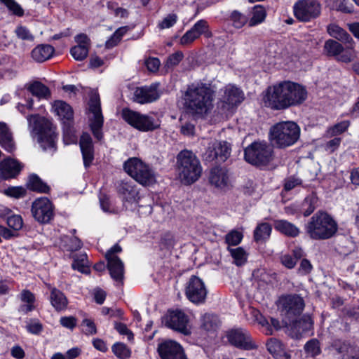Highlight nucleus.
<instances>
[{"instance_id":"obj_26","label":"nucleus","mask_w":359,"mask_h":359,"mask_svg":"<svg viewBox=\"0 0 359 359\" xmlns=\"http://www.w3.org/2000/svg\"><path fill=\"white\" fill-rule=\"evenodd\" d=\"M47 287L50 290L49 301L51 306L57 312L66 310L69 302L65 294L50 284L47 285Z\"/></svg>"},{"instance_id":"obj_14","label":"nucleus","mask_w":359,"mask_h":359,"mask_svg":"<svg viewBox=\"0 0 359 359\" xmlns=\"http://www.w3.org/2000/svg\"><path fill=\"white\" fill-rule=\"evenodd\" d=\"M32 215L39 223H48L53 217V207L46 197H41L34 201L31 208Z\"/></svg>"},{"instance_id":"obj_4","label":"nucleus","mask_w":359,"mask_h":359,"mask_svg":"<svg viewBox=\"0 0 359 359\" xmlns=\"http://www.w3.org/2000/svg\"><path fill=\"white\" fill-rule=\"evenodd\" d=\"M337 224L327 213L322 211L313 215L306 224L307 235L313 240H327L337 231Z\"/></svg>"},{"instance_id":"obj_44","label":"nucleus","mask_w":359,"mask_h":359,"mask_svg":"<svg viewBox=\"0 0 359 359\" xmlns=\"http://www.w3.org/2000/svg\"><path fill=\"white\" fill-rule=\"evenodd\" d=\"M21 300L26 304L21 306L20 311L25 313L32 311L34 309V303L35 297L33 293L29 290H23L21 292Z\"/></svg>"},{"instance_id":"obj_37","label":"nucleus","mask_w":359,"mask_h":359,"mask_svg":"<svg viewBox=\"0 0 359 359\" xmlns=\"http://www.w3.org/2000/svg\"><path fill=\"white\" fill-rule=\"evenodd\" d=\"M351 125V122L348 120L342 121L337 123L332 126L327 128L325 132V136L327 137H332L334 136L338 137V135L346 132Z\"/></svg>"},{"instance_id":"obj_39","label":"nucleus","mask_w":359,"mask_h":359,"mask_svg":"<svg viewBox=\"0 0 359 359\" xmlns=\"http://www.w3.org/2000/svg\"><path fill=\"white\" fill-rule=\"evenodd\" d=\"M327 32L330 36L341 41L342 42H351V36L337 25L332 24L329 25L327 27Z\"/></svg>"},{"instance_id":"obj_19","label":"nucleus","mask_w":359,"mask_h":359,"mask_svg":"<svg viewBox=\"0 0 359 359\" xmlns=\"http://www.w3.org/2000/svg\"><path fill=\"white\" fill-rule=\"evenodd\" d=\"M229 341L240 348L250 350L256 348L250 334L243 329L231 330L227 334Z\"/></svg>"},{"instance_id":"obj_45","label":"nucleus","mask_w":359,"mask_h":359,"mask_svg":"<svg viewBox=\"0 0 359 359\" xmlns=\"http://www.w3.org/2000/svg\"><path fill=\"white\" fill-rule=\"evenodd\" d=\"M72 122L63 124V140L65 144H75L77 142L76 131L72 125Z\"/></svg>"},{"instance_id":"obj_28","label":"nucleus","mask_w":359,"mask_h":359,"mask_svg":"<svg viewBox=\"0 0 359 359\" xmlns=\"http://www.w3.org/2000/svg\"><path fill=\"white\" fill-rule=\"evenodd\" d=\"M107 267L111 277L118 283H122L124 276V266L122 261L117 256L108 255Z\"/></svg>"},{"instance_id":"obj_35","label":"nucleus","mask_w":359,"mask_h":359,"mask_svg":"<svg viewBox=\"0 0 359 359\" xmlns=\"http://www.w3.org/2000/svg\"><path fill=\"white\" fill-rule=\"evenodd\" d=\"M89 266L90 264L87 259L86 254L83 253L75 255L72 263V268L74 269L78 270L81 273L88 274L90 273Z\"/></svg>"},{"instance_id":"obj_62","label":"nucleus","mask_w":359,"mask_h":359,"mask_svg":"<svg viewBox=\"0 0 359 359\" xmlns=\"http://www.w3.org/2000/svg\"><path fill=\"white\" fill-rule=\"evenodd\" d=\"M334 137L329 141H327L325 145V149L330 152L332 153L336 151L340 146L341 142V138L339 137L334 136Z\"/></svg>"},{"instance_id":"obj_55","label":"nucleus","mask_w":359,"mask_h":359,"mask_svg":"<svg viewBox=\"0 0 359 359\" xmlns=\"http://www.w3.org/2000/svg\"><path fill=\"white\" fill-rule=\"evenodd\" d=\"M0 3L4 4L13 14L21 17L24 15V11L22 7L15 0H0Z\"/></svg>"},{"instance_id":"obj_29","label":"nucleus","mask_w":359,"mask_h":359,"mask_svg":"<svg viewBox=\"0 0 359 359\" xmlns=\"http://www.w3.org/2000/svg\"><path fill=\"white\" fill-rule=\"evenodd\" d=\"M0 145L10 153L13 152L16 148L12 133L6 124L3 122H0Z\"/></svg>"},{"instance_id":"obj_58","label":"nucleus","mask_w":359,"mask_h":359,"mask_svg":"<svg viewBox=\"0 0 359 359\" xmlns=\"http://www.w3.org/2000/svg\"><path fill=\"white\" fill-rule=\"evenodd\" d=\"M316 198L313 196L306 197L303 203L302 209L304 210V215L307 217L310 215L316 209Z\"/></svg>"},{"instance_id":"obj_43","label":"nucleus","mask_w":359,"mask_h":359,"mask_svg":"<svg viewBox=\"0 0 359 359\" xmlns=\"http://www.w3.org/2000/svg\"><path fill=\"white\" fill-rule=\"evenodd\" d=\"M29 92L39 98H48L50 96L48 88L41 82L36 81L29 87Z\"/></svg>"},{"instance_id":"obj_15","label":"nucleus","mask_w":359,"mask_h":359,"mask_svg":"<svg viewBox=\"0 0 359 359\" xmlns=\"http://www.w3.org/2000/svg\"><path fill=\"white\" fill-rule=\"evenodd\" d=\"M165 325L184 335H189L191 333L189 318L180 309L169 311L165 318Z\"/></svg>"},{"instance_id":"obj_22","label":"nucleus","mask_w":359,"mask_h":359,"mask_svg":"<svg viewBox=\"0 0 359 359\" xmlns=\"http://www.w3.org/2000/svg\"><path fill=\"white\" fill-rule=\"evenodd\" d=\"M23 165L17 160L7 158L0 162V178L8 180L15 177L21 171Z\"/></svg>"},{"instance_id":"obj_38","label":"nucleus","mask_w":359,"mask_h":359,"mask_svg":"<svg viewBox=\"0 0 359 359\" xmlns=\"http://www.w3.org/2000/svg\"><path fill=\"white\" fill-rule=\"evenodd\" d=\"M344 43L346 44V48L345 50L343 48L338 60L344 62H350L357 57V53L354 49V41L351 39V42L345 41Z\"/></svg>"},{"instance_id":"obj_3","label":"nucleus","mask_w":359,"mask_h":359,"mask_svg":"<svg viewBox=\"0 0 359 359\" xmlns=\"http://www.w3.org/2000/svg\"><path fill=\"white\" fill-rule=\"evenodd\" d=\"M177 170L181 182L191 184L201 176L203 168L200 160L191 151L184 149L177 156Z\"/></svg>"},{"instance_id":"obj_61","label":"nucleus","mask_w":359,"mask_h":359,"mask_svg":"<svg viewBox=\"0 0 359 359\" xmlns=\"http://www.w3.org/2000/svg\"><path fill=\"white\" fill-rule=\"evenodd\" d=\"M17 36L22 40L33 41L34 36L30 31L24 26H18L15 30Z\"/></svg>"},{"instance_id":"obj_50","label":"nucleus","mask_w":359,"mask_h":359,"mask_svg":"<svg viewBox=\"0 0 359 359\" xmlns=\"http://www.w3.org/2000/svg\"><path fill=\"white\" fill-rule=\"evenodd\" d=\"M127 31L128 27H122L116 29L113 35L106 41V47L111 48L116 46Z\"/></svg>"},{"instance_id":"obj_53","label":"nucleus","mask_w":359,"mask_h":359,"mask_svg":"<svg viewBox=\"0 0 359 359\" xmlns=\"http://www.w3.org/2000/svg\"><path fill=\"white\" fill-rule=\"evenodd\" d=\"M243 238L242 232L237 230H232L225 236V241L230 245H238Z\"/></svg>"},{"instance_id":"obj_16","label":"nucleus","mask_w":359,"mask_h":359,"mask_svg":"<svg viewBox=\"0 0 359 359\" xmlns=\"http://www.w3.org/2000/svg\"><path fill=\"white\" fill-rule=\"evenodd\" d=\"M243 100V90L235 85L228 84L220 90L219 100L223 108L229 109L241 104Z\"/></svg>"},{"instance_id":"obj_20","label":"nucleus","mask_w":359,"mask_h":359,"mask_svg":"<svg viewBox=\"0 0 359 359\" xmlns=\"http://www.w3.org/2000/svg\"><path fill=\"white\" fill-rule=\"evenodd\" d=\"M208 178L211 185L219 189L225 190L231 186L228 170L225 168H212Z\"/></svg>"},{"instance_id":"obj_59","label":"nucleus","mask_w":359,"mask_h":359,"mask_svg":"<svg viewBox=\"0 0 359 359\" xmlns=\"http://www.w3.org/2000/svg\"><path fill=\"white\" fill-rule=\"evenodd\" d=\"M100 203L102 210L107 213H117V209L111 204L107 196H100Z\"/></svg>"},{"instance_id":"obj_57","label":"nucleus","mask_w":359,"mask_h":359,"mask_svg":"<svg viewBox=\"0 0 359 359\" xmlns=\"http://www.w3.org/2000/svg\"><path fill=\"white\" fill-rule=\"evenodd\" d=\"M190 29L198 39L201 34L208 31V22L205 20H200Z\"/></svg>"},{"instance_id":"obj_46","label":"nucleus","mask_w":359,"mask_h":359,"mask_svg":"<svg viewBox=\"0 0 359 359\" xmlns=\"http://www.w3.org/2000/svg\"><path fill=\"white\" fill-rule=\"evenodd\" d=\"M111 351L119 359H128L131 355V350L123 343L116 342L112 347Z\"/></svg>"},{"instance_id":"obj_49","label":"nucleus","mask_w":359,"mask_h":359,"mask_svg":"<svg viewBox=\"0 0 359 359\" xmlns=\"http://www.w3.org/2000/svg\"><path fill=\"white\" fill-rule=\"evenodd\" d=\"M325 50L329 55L337 56L343 51V46L337 41L334 40H328L325 43Z\"/></svg>"},{"instance_id":"obj_51","label":"nucleus","mask_w":359,"mask_h":359,"mask_svg":"<svg viewBox=\"0 0 359 359\" xmlns=\"http://www.w3.org/2000/svg\"><path fill=\"white\" fill-rule=\"evenodd\" d=\"M230 20L235 28L240 29L248 22V18L237 11H233L231 13Z\"/></svg>"},{"instance_id":"obj_52","label":"nucleus","mask_w":359,"mask_h":359,"mask_svg":"<svg viewBox=\"0 0 359 359\" xmlns=\"http://www.w3.org/2000/svg\"><path fill=\"white\" fill-rule=\"evenodd\" d=\"M4 194L7 196L21 198L25 196L27 190L23 187H9L4 191Z\"/></svg>"},{"instance_id":"obj_10","label":"nucleus","mask_w":359,"mask_h":359,"mask_svg":"<svg viewBox=\"0 0 359 359\" xmlns=\"http://www.w3.org/2000/svg\"><path fill=\"white\" fill-rule=\"evenodd\" d=\"M89 125L94 137L97 140L103 137L102 128L104 118L102 114L100 96L97 92H92L88 102Z\"/></svg>"},{"instance_id":"obj_11","label":"nucleus","mask_w":359,"mask_h":359,"mask_svg":"<svg viewBox=\"0 0 359 359\" xmlns=\"http://www.w3.org/2000/svg\"><path fill=\"white\" fill-rule=\"evenodd\" d=\"M293 11L299 20L309 22L320 15L321 6L315 0H299L294 4Z\"/></svg>"},{"instance_id":"obj_25","label":"nucleus","mask_w":359,"mask_h":359,"mask_svg":"<svg viewBox=\"0 0 359 359\" xmlns=\"http://www.w3.org/2000/svg\"><path fill=\"white\" fill-rule=\"evenodd\" d=\"M79 145L82 153L84 166L88 168L94 159V148L92 138L89 134L86 133H83L80 138Z\"/></svg>"},{"instance_id":"obj_27","label":"nucleus","mask_w":359,"mask_h":359,"mask_svg":"<svg viewBox=\"0 0 359 359\" xmlns=\"http://www.w3.org/2000/svg\"><path fill=\"white\" fill-rule=\"evenodd\" d=\"M53 112L62 121L63 124L73 122L74 112L69 104L64 101H55L52 105Z\"/></svg>"},{"instance_id":"obj_64","label":"nucleus","mask_w":359,"mask_h":359,"mask_svg":"<svg viewBox=\"0 0 359 359\" xmlns=\"http://www.w3.org/2000/svg\"><path fill=\"white\" fill-rule=\"evenodd\" d=\"M114 328L119 334L127 336L128 340L133 339V334L125 324L116 322L114 323Z\"/></svg>"},{"instance_id":"obj_13","label":"nucleus","mask_w":359,"mask_h":359,"mask_svg":"<svg viewBox=\"0 0 359 359\" xmlns=\"http://www.w3.org/2000/svg\"><path fill=\"white\" fill-rule=\"evenodd\" d=\"M185 294L194 304L203 303L207 296V290L203 280L197 276H192L187 283Z\"/></svg>"},{"instance_id":"obj_9","label":"nucleus","mask_w":359,"mask_h":359,"mask_svg":"<svg viewBox=\"0 0 359 359\" xmlns=\"http://www.w3.org/2000/svg\"><path fill=\"white\" fill-rule=\"evenodd\" d=\"M244 156L252 165L266 166L273 159V149L266 142H254L245 149Z\"/></svg>"},{"instance_id":"obj_32","label":"nucleus","mask_w":359,"mask_h":359,"mask_svg":"<svg viewBox=\"0 0 359 359\" xmlns=\"http://www.w3.org/2000/svg\"><path fill=\"white\" fill-rule=\"evenodd\" d=\"M272 231L271 225L266 222L259 224L254 231V239L257 243L268 240Z\"/></svg>"},{"instance_id":"obj_8","label":"nucleus","mask_w":359,"mask_h":359,"mask_svg":"<svg viewBox=\"0 0 359 359\" xmlns=\"http://www.w3.org/2000/svg\"><path fill=\"white\" fill-rule=\"evenodd\" d=\"M121 117L128 124L142 132L154 131L161 126V120L153 114H141L128 108L122 109Z\"/></svg>"},{"instance_id":"obj_60","label":"nucleus","mask_w":359,"mask_h":359,"mask_svg":"<svg viewBox=\"0 0 359 359\" xmlns=\"http://www.w3.org/2000/svg\"><path fill=\"white\" fill-rule=\"evenodd\" d=\"M86 334L93 335L96 334L97 329L95 323L89 318H84L81 324Z\"/></svg>"},{"instance_id":"obj_54","label":"nucleus","mask_w":359,"mask_h":359,"mask_svg":"<svg viewBox=\"0 0 359 359\" xmlns=\"http://www.w3.org/2000/svg\"><path fill=\"white\" fill-rule=\"evenodd\" d=\"M8 226L16 233L20 230L23 226V220L20 215L12 214L6 219Z\"/></svg>"},{"instance_id":"obj_47","label":"nucleus","mask_w":359,"mask_h":359,"mask_svg":"<svg viewBox=\"0 0 359 359\" xmlns=\"http://www.w3.org/2000/svg\"><path fill=\"white\" fill-rule=\"evenodd\" d=\"M255 279L258 282L259 286H264L271 283L273 276L264 269H259L253 272Z\"/></svg>"},{"instance_id":"obj_41","label":"nucleus","mask_w":359,"mask_h":359,"mask_svg":"<svg viewBox=\"0 0 359 359\" xmlns=\"http://www.w3.org/2000/svg\"><path fill=\"white\" fill-rule=\"evenodd\" d=\"M266 13L264 8L260 5L255 6L252 10V15L248 21L250 27L256 26L264 21Z\"/></svg>"},{"instance_id":"obj_24","label":"nucleus","mask_w":359,"mask_h":359,"mask_svg":"<svg viewBox=\"0 0 359 359\" xmlns=\"http://www.w3.org/2000/svg\"><path fill=\"white\" fill-rule=\"evenodd\" d=\"M118 194L123 203H137L140 199L139 191L132 182H122L118 187Z\"/></svg>"},{"instance_id":"obj_18","label":"nucleus","mask_w":359,"mask_h":359,"mask_svg":"<svg viewBox=\"0 0 359 359\" xmlns=\"http://www.w3.org/2000/svg\"><path fill=\"white\" fill-rule=\"evenodd\" d=\"M159 83L137 88L134 91L133 100L139 104H147L156 101L161 96Z\"/></svg>"},{"instance_id":"obj_48","label":"nucleus","mask_w":359,"mask_h":359,"mask_svg":"<svg viewBox=\"0 0 359 359\" xmlns=\"http://www.w3.org/2000/svg\"><path fill=\"white\" fill-rule=\"evenodd\" d=\"M304 351L311 357L318 355L321 352L319 341L316 339H310L304 345Z\"/></svg>"},{"instance_id":"obj_21","label":"nucleus","mask_w":359,"mask_h":359,"mask_svg":"<svg viewBox=\"0 0 359 359\" xmlns=\"http://www.w3.org/2000/svg\"><path fill=\"white\" fill-rule=\"evenodd\" d=\"M280 304L283 311L289 315H299L304 307L303 299L299 295H287L280 299Z\"/></svg>"},{"instance_id":"obj_31","label":"nucleus","mask_w":359,"mask_h":359,"mask_svg":"<svg viewBox=\"0 0 359 359\" xmlns=\"http://www.w3.org/2000/svg\"><path fill=\"white\" fill-rule=\"evenodd\" d=\"M274 229L280 233L290 237H296L299 234V229L294 224L287 220L280 219L274 222Z\"/></svg>"},{"instance_id":"obj_33","label":"nucleus","mask_w":359,"mask_h":359,"mask_svg":"<svg viewBox=\"0 0 359 359\" xmlns=\"http://www.w3.org/2000/svg\"><path fill=\"white\" fill-rule=\"evenodd\" d=\"M266 347L268 351L276 359H284L286 356L284 348L281 342L275 338H271L267 341Z\"/></svg>"},{"instance_id":"obj_36","label":"nucleus","mask_w":359,"mask_h":359,"mask_svg":"<svg viewBox=\"0 0 359 359\" xmlns=\"http://www.w3.org/2000/svg\"><path fill=\"white\" fill-rule=\"evenodd\" d=\"M201 327L206 331H215L219 325V320L216 315L205 313L201 317Z\"/></svg>"},{"instance_id":"obj_17","label":"nucleus","mask_w":359,"mask_h":359,"mask_svg":"<svg viewBox=\"0 0 359 359\" xmlns=\"http://www.w3.org/2000/svg\"><path fill=\"white\" fill-rule=\"evenodd\" d=\"M161 359H187L183 347L173 340H165L157 348Z\"/></svg>"},{"instance_id":"obj_30","label":"nucleus","mask_w":359,"mask_h":359,"mask_svg":"<svg viewBox=\"0 0 359 359\" xmlns=\"http://www.w3.org/2000/svg\"><path fill=\"white\" fill-rule=\"evenodd\" d=\"M55 53V48L48 44H40L32 51V57L37 62H43L50 59Z\"/></svg>"},{"instance_id":"obj_7","label":"nucleus","mask_w":359,"mask_h":359,"mask_svg":"<svg viewBox=\"0 0 359 359\" xmlns=\"http://www.w3.org/2000/svg\"><path fill=\"white\" fill-rule=\"evenodd\" d=\"M125 171L143 186H150L156 182L154 170L138 158H130L123 165Z\"/></svg>"},{"instance_id":"obj_2","label":"nucleus","mask_w":359,"mask_h":359,"mask_svg":"<svg viewBox=\"0 0 359 359\" xmlns=\"http://www.w3.org/2000/svg\"><path fill=\"white\" fill-rule=\"evenodd\" d=\"M215 89L210 84L198 83L189 86L184 94V106L193 115L203 116L212 108Z\"/></svg>"},{"instance_id":"obj_63","label":"nucleus","mask_w":359,"mask_h":359,"mask_svg":"<svg viewBox=\"0 0 359 359\" xmlns=\"http://www.w3.org/2000/svg\"><path fill=\"white\" fill-rule=\"evenodd\" d=\"M26 327L29 332L34 334H39L43 330L42 324L36 320H31Z\"/></svg>"},{"instance_id":"obj_42","label":"nucleus","mask_w":359,"mask_h":359,"mask_svg":"<svg viewBox=\"0 0 359 359\" xmlns=\"http://www.w3.org/2000/svg\"><path fill=\"white\" fill-rule=\"evenodd\" d=\"M228 250L230 252L233 259V263L236 266H240L245 264L248 259V253L243 248H231L228 247Z\"/></svg>"},{"instance_id":"obj_23","label":"nucleus","mask_w":359,"mask_h":359,"mask_svg":"<svg viewBox=\"0 0 359 359\" xmlns=\"http://www.w3.org/2000/svg\"><path fill=\"white\" fill-rule=\"evenodd\" d=\"M77 45L72 47L70 53L78 61L83 60L88 54L90 39L85 34H80L75 36Z\"/></svg>"},{"instance_id":"obj_12","label":"nucleus","mask_w":359,"mask_h":359,"mask_svg":"<svg viewBox=\"0 0 359 359\" xmlns=\"http://www.w3.org/2000/svg\"><path fill=\"white\" fill-rule=\"evenodd\" d=\"M231 148L226 142L212 140L208 142V147L203 154V158L205 161L209 162L215 160L224 162L229 158Z\"/></svg>"},{"instance_id":"obj_40","label":"nucleus","mask_w":359,"mask_h":359,"mask_svg":"<svg viewBox=\"0 0 359 359\" xmlns=\"http://www.w3.org/2000/svg\"><path fill=\"white\" fill-rule=\"evenodd\" d=\"M326 4L331 9L343 13H351L353 11V6L347 0H327Z\"/></svg>"},{"instance_id":"obj_56","label":"nucleus","mask_w":359,"mask_h":359,"mask_svg":"<svg viewBox=\"0 0 359 359\" xmlns=\"http://www.w3.org/2000/svg\"><path fill=\"white\" fill-rule=\"evenodd\" d=\"M178 20L177 15L175 13H170L166 15L161 21L158 23V27L160 29H169L173 27Z\"/></svg>"},{"instance_id":"obj_6","label":"nucleus","mask_w":359,"mask_h":359,"mask_svg":"<svg viewBox=\"0 0 359 359\" xmlns=\"http://www.w3.org/2000/svg\"><path fill=\"white\" fill-rule=\"evenodd\" d=\"M29 130L38 135V141L43 150L55 147L57 135L55 127L47 119L39 115L27 117Z\"/></svg>"},{"instance_id":"obj_5","label":"nucleus","mask_w":359,"mask_h":359,"mask_svg":"<svg viewBox=\"0 0 359 359\" xmlns=\"http://www.w3.org/2000/svg\"><path fill=\"white\" fill-rule=\"evenodd\" d=\"M300 137V128L293 121H282L273 126L269 132L271 143L283 149L294 144Z\"/></svg>"},{"instance_id":"obj_34","label":"nucleus","mask_w":359,"mask_h":359,"mask_svg":"<svg viewBox=\"0 0 359 359\" xmlns=\"http://www.w3.org/2000/svg\"><path fill=\"white\" fill-rule=\"evenodd\" d=\"M27 185L30 190L40 193H48L50 190V187L34 174L29 177Z\"/></svg>"},{"instance_id":"obj_1","label":"nucleus","mask_w":359,"mask_h":359,"mask_svg":"<svg viewBox=\"0 0 359 359\" xmlns=\"http://www.w3.org/2000/svg\"><path fill=\"white\" fill-rule=\"evenodd\" d=\"M307 97L308 92L304 86L287 80L268 87L263 95V102L273 110H284L301 105Z\"/></svg>"}]
</instances>
